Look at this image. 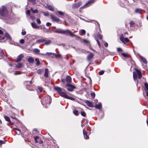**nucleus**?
Wrapping results in <instances>:
<instances>
[{
  "label": "nucleus",
  "instance_id": "obj_1",
  "mask_svg": "<svg viewBox=\"0 0 148 148\" xmlns=\"http://www.w3.org/2000/svg\"><path fill=\"white\" fill-rule=\"evenodd\" d=\"M54 32L56 33L63 34L66 36L69 35L71 37L75 36V35L73 34V33L69 29L64 30L61 29L57 28L56 29Z\"/></svg>",
  "mask_w": 148,
  "mask_h": 148
},
{
  "label": "nucleus",
  "instance_id": "obj_2",
  "mask_svg": "<svg viewBox=\"0 0 148 148\" xmlns=\"http://www.w3.org/2000/svg\"><path fill=\"white\" fill-rule=\"evenodd\" d=\"M8 12L6 8L3 6L0 8V18L4 20L8 15Z\"/></svg>",
  "mask_w": 148,
  "mask_h": 148
},
{
  "label": "nucleus",
  "instance_id": "obj_3",
  "mask_svg": "<svg viewBox=\"0 0 148 148\" xmlns=\"http://www.w3.org/2000/svg\"><path fill=\"white\" fill-rule=\"evenodd\" d=\"M51 99L49 95L45 97L41 100L42 104L44 106L45 104H50L51 103Z\"/></svg>",
  "mask_w": 148,
  "mask_h": 148
},
{
  "label": "nucleus",
  "instance_id": "obj_4",
  "mask_svg": "<svg viewBox=\"0 0 148 148\" xmlns=\"http://www.w3.org/2000/svg\"><path fill=\"white\" fill-rule=\"evenodd\" d=\"M54 89L56 90L58 93L62 97H64L66 98L68 97V95H66V93L62 91V89L59 87H54Z\"/></svg>",
  "mask_w": 148,
  "mask_h": 148
},
{
  "label": "nucleus",
  "instance_id": "obj_5",
  "mask_svg": "<svg viewBox=\"0 0 148 148\" xmlns=\"http://www.w3.org/2000/svg\"><path fill=\"white\" fill-rule=\"evenodd\" d=\"M135 70L136 71L133 72V77L134 80L135 81L137 79L138 75V79H140L142 77V74L139 70L136 69H135Z\"/></svg>",
  "mask_w": 148,
  "mask_h": 148
},
{
  "label": "nucleus",
  "instance_id": "obj_6",
  "mask_svg": "<svg viewBox=\"0 0 148 148\" xmlns=\"http://www.w3.org/2000/svg\"><path fill=\"white\" fill-rule=\"evenodd\" d=\"M66 86L67 90L70 92L72 91L74 89L76 88L75 86L69 83H67Z\"/></svg>",
  "mask_w": 148,
  "mask_h": 148
},
{
  "label": "nucleus",
  "instance_id": "obj_7",
  "mask_svg": "<svg viewBox=\"0 0 148 148\" xmlns=\"http://www.w3.org/2000/svg\"><path fill=\"white\" fill-rule=\"evenodd\" d=\"M120 39L121 40L123 43H125L129 41V40L127 38H125L122 34L120 35Z\"/></svg>",
  "mask_w": 148,
  "mask_h": 148
},
{
  "label": "nucleus",
  "instance_id": "obj_8",
  "mask_svg": "<svg viewBox=\"0 0 148 148\" xmlns=\"http://www.w3.org/2000/svg\"><path fill=\"white\" fill-rule=\"evenodd\" d=\"M82 5L81 2H79L77 3H74L72 5V7L73 9L77 8Z\"/></svg>",
  "mask_w": 148,
  "mask_h": 148
},
{
  "label": "nucleus",
  "instance_id": "obj_9",
  "mask_svg": "<svg viewBox=\"0 0 148 148\" xmlns=\"http://www.w3.org/2000/svg\"><path fill=\"white\" fill-rule=\"evenodd\" d=\"M46 54L49 56L52 55L53 56H54L56 58H60L61 57V55L60 54H57L55 53L51 52H47L46 53Z\"/></svg>",
  "mask_w": 148,
  "mask_h": 148
},
{
  "label": "nucleus",
  "instance_id": "obj_10",
  "mask_svg": "<svg viewBox=\"0 0 148 148\" xmlns=\"http://www.w3.org/2000/svg\"><path fill=\"white\" fill-rule=\"evenodd\" d=\"M50 16L51 18L54 21H56L58 22L60 21V18L55 16L54 15L52 14H51L50 15Z\"/></svg>",
  "mask_w": 148,
  "mask_h": 148
},
{
  "label": "nucleus",
  "instance_id": "obj_11",
  "mask_svg": "<svg viewBox=\"0 0 148 148\" xmlns=\"http://www.w3.org/2000/svg\"><path fill=\"white\" fill-rule=\"evenodd\" d=\"M96 0H90L87 2L84 5V7H86L89 6L90 4L94 3Z\"/></svg>",
  "mask_w": 148,
  "mask_h": 148
},
{
  "label": "nucleus",
  "instance_id": "obj_12",
  "mask_svg": "<svg viewBox=\"0 0 148 148\" xmlns=\"http://www.w3.org/2000/svg\"><path fill=\"white\" fill-rule=\"evenodd\" d=\"M94 56V55L92 53L90 52L87 56V60L88 61H90L92 59Z\"/></svg>",
  "mask_w": 148,
  "mask_h": 148
},
{
  "label": "nucleus",
  "instance_id": "obj_13",
  "mask_svg": "<svg viewBox=\"0 0 148 148\" xmlns=\"http://www.w3.org/2000/svg\"><path fill=\"white\" fill-rule=\"evenodd\" d=\"M139 56L143 62L144 63L146 64L147 63V60L144 57L140 55Z\"/></svg>",
  "mask_w": 148,
  "mask_h": 148
},
{
  "label": "nucleus",
  "instance_id": "obj_14",
  "mask_svg": "<svg viewBox=\"0 0 148 148\" xmlns=\"http://www.w3.org/2000/svg\"><path fill=\"white\" fill-rule=\"evenodd\" d=\"M83 134L84 138L88 139L89 138V136L87 135V132L85 131L84 129L83 130Z\"/></svg>",
  "mask_w": 148,
  "mask_h": 148
},
{
  "label": "nucleus",
  "instance_id": "obj_15",
  "mask_svg": "<svg viewBox=\"0 0 148 148\" xmlns=\"http://www.w3.org/2000/svg\"><path fill=\"white\" fill-rule=\"evenodd\" d=\"M24 56L22 54H20L18 57L16 62H19L21 61L22 59L23 58Z\"/></svg>",
  "mask_w": 148,
  "mask_h": 148
},
{
  "label": "nucleus",
  "instance_id": "obj_16",
  "mask_svg": "<svg viewBox=\"0 0 148 148\" xmlns=\"http://www.w3.org/2000/svg\"><path fill=\"white\" fill-rule=\"evenodd\" d=\"M85 103L87 105L90 107L92 108L94 107V106L92 103L88 100L86 101Z\"/></svg>",
  "mask_w": 148,
  "mask_h": 148
},
{
  "label": "nucleus",
  "instance_id": "obj_17",
  "mask_svg": "<svg viewBox=\"0 0 148 148\" xmlns=\"http://www.w3.org/2000/svg\"><path fill=\"white\" fill-rule=\"evenodd\" d=\"M66 80L68 83L71 82V77L69 75L67 76L66 78Z\"/></svg>",
  "mask_w": 148,
  "mask_h": 148
},
{
  "label": "nucleus",
  "instance_id": "obj_18",
  "mask_svg": "<svg viewBox=\"0 0 148 148\" xmlns=\"http://www.w3.org/2000/svg\"><path fill=\"white\" fill-rule=\"evenodd\" d=\"M31 25L32 27L35 29H38L39 28V27L38 26L36 23L35 22H32L31 23Z\"/></svg>",
  "mask_w": 148,
  "mask_h": 148
},
{
  "label": "nucleus",
  "instance_id": "obj_19",
  "mask_svg": "<svg viewBox=\"0 0 148 148\" xmlns=\"http://www.w3.org/2000/svg\"><path fill=\"white\" fill-rule=\"evenodd\" d=\"M121 55L125 58H129L130 57V56L127 53H121Z\"/></svg>",
  "mask_w": 148,
  "mask_h": 148
},
{
  "label": "nucleus",
  "instance_id": "obj_20",
  "mask_svg": "<svg viewBox=\"0 0 148 148\" xmlns=\"http://www.w3.org/2000/svg\"><path fill=\"white\" fill-rule=\"evenodd\" d=\"M49 70L48 69H45V72L44 76L46 77H47L48 76Z\"/></svg>",
  "mask_w": 148,
  "mask_h": 148
},
{
  "label": "nucleus",
  "instance_id": "obj_21",
  "mask_svg": "<svg viewBox=\"0 0 148 148\" xmlns=\"http://www.w3.org/2000/svg\"><path fill=\"white\" fill-rule=\"evenodd\" d=\"M16 133L18 135H20L21 133V130L18 128H16L14 129Z\"/></svg>",
  "mask_w": 148,
  "mask_h": 148
},
{
  "label": "nucleus",
  "instance_id": "obj_22",
  "mask_svg": "<svg viewBox=\"0 0 148 148\" xmlns=\"http://www.w3.org/2000/svg\"><path fill=\"white\" fill-rule=\"evenodd\" d=\"M16 133L18 135H20L21 133V130L18 128H16L14 129Z\"/></svg>",
  "mask_w": 148,
  "mask_h": 148
},
{
  "label": "nucleus",
  "instance_id": "obj_23",
  "mask_svg": "<svg viewBox=\"0 0 148 148\" xmlns=\"http://www.w3.org/2000/svg\"><path fill=\"white\" fill-rule=\"evenodd\" d=\"M45 40V39L42 38L40 39L37 40L36 41V43H44V42Z\"/></svg>",
  "mask_w": 148,
  "mask_h": 148
},
{
  "label": "nucleus",
  "instance_id": "obj_24",
  "mask_svg": "<svg viewBox=\"0 0 148 148\" xmlns=\"http://www.w3.org/2000/svg\"><path fill=\"white\" fill-rule=\"evenodd\" d=\"M26 88L28 90L31 91L33 90H34V89L32 87L31 85L30 84H28L26 86Z\"/></svg>",
  "mask_w": 148,
  "mask_h": 148
},
{
  "label": "nucleus",
  "instance_id": "obj_25",
  "mask_svg": "<svg viewBox=\"0 0 148 148\" xmlns=\"http://www.w3.org/2000/svg\"><path fill=\"white\" fill-rule=\"evenodd\" d=\"M27 60L29 63H32L34 60L32 57H29L28 58Z\"/></svg>",
  "mask_w": 148,
  "mask_h": 148
},
{
  "label": "nucleus",
  "instance_id": "obj_26",
  "mask_svg": "<svg viewBox=\"0 0 148 148\" xmlns=\"http://www.w3.org/2000/svg\"><path fill=\"white\" fill-rule=\"evenodd\" d=\"M23 64L22 63H19L16 65V67L18 68H21L23 67Z\"/></svg>",
  "mask_w": 148,
  "mask_h": 148
},
{
  "label": "nucleus",
  "instance_id": "obj_27",
  "mask_svg": "<svg viewBox=\"0 0 148 148\" xmlns=\"http://www.w3.org/2000/svg\"><path fill=\"white\" fill-rule=\"evenodd\" d=\"M101 107L102 105L101 103H99L97 105L95 106V107L96 108L99 109H101Z\"/></svg>",
  "mask_w": 148,
  "mask_h": 148
},
{
  "label": "nucleus",
  "instance_id": "obj_28",
  "mask_svg": "<svg viewBox=\"0 0 148 148\" xmlns=\"http://www.w3.org/2000/svg\"><path fill=\"white\" fill-rule=\"evenodd\" d=\"M51 41L50 40H48L46 41V40H45V41L44 42V43L46 45H48L49 44H51Z\"/></svg>",
  "mask_w": 148,
  "mask_h": 148
},
{
  "label": "nucleus",
  "instance_id": "obj_29",
  "mask_svg": "<svg viewBox=\"0 0 148 148\" xmlns=\"http://www.w3.org/2000/svg\"><path fill=\"white\" fill-rule=\"evenodd\" d=\"M5 36L8 39H9V40H11L12 39L11 37L8 33H5Z\"/></svg>",
  "mask_w": 148,
  "mask_h": 148
},
{
  "label": "nucleus",
  "instance_id": "obj_30",
  "mask_svg": "<svg viewBox=\"0 0 148 148\" xmlns=\"http://www.w3.org/2000/svg\"><path fill=\"white\" fill-rule=\"evenodd\" d=\"M5 38V36L1 37L0 36V42H3L5 41V40H4Z\"/></svg>",
  "mask_w": 148,
  "mask_h": 148
},
{
  "label": "nucleus",
  "instance_id": "obj_31",
  "mask_svg": "<svg viewBox=\"0 0 148 148\" xmlns=\"http://www.w3.org/2000/svg\"><path fill=\"white\" fill-rule=\"evenodd\" d=\"M73 114L76 116H78L79 114V111L76 110H74L73 111Z\"/></svg>",
  "mask_w": 148,
  "mask_h": 148
},
{
  "label": "nucleus",
  "instance_id": "obj_32",
  "mask_svg": "<svg viewBox=\"0 0 148 148\" xmlns=\"http://www.w3.org/2000/svg\"><path fill=\"white\" fill-rule=\"evenodd\" d=\"M142 10L140 9H137L136 10L135 12L136 13L141 14V13Z\"/></svg>",
  "mask_w": 148,
  "mask_h": 148
},
{
  "label": "nucleus",
  "instance_id": "obj_33",
  "mask_svg": "<svg viewBox=\"0 0 148 148\" xmlns=\"http://www.w3.org/2000/svg\"><path fill=\"white\" fill-rule=\"evenodd\" d=\"M4 118L5 119V120L9 122H10V118L8 116H4Z\"/></svg>",
  "mask_w": 148,
  "mask_h": 148
},
{
  "label": "nucleus",
  "instance_id": "obj_34",
  "mask_svg": "<svg viewBox=\"0 0 148 148\" xmlns=\"http://www.w3.org/2000/svg\"><path fill=\"white\" fill-rule=\"evenodd\" d=\"M13 20V19H9L7 20L6 22L7 23H8L10 24H12L13 23L12 21Z\"/></svg>",
  "mask_w": 148,
  "mask_h": 148
},
{
  "label": "nucleus",
  "instance_id": "obj_35",
  "mask_svg": "<svg viewBox=\"0 0 148 148\" xmlns=\"http://www.w3.org/2000/svg\"><path fill=\"white\" fill-rule=\"evenodd\" d=\"M144 85L145 87L146 91H148V84L147 83H145L144 84Z\"/></svg>",
  "mask_w": 148,
  "mask_h": 148
},
{
  "label": "nucleus",
  "instance_id": "obj_36",
  "mask_svg": "<svg viewBox=\"0 0 148 148\" xmlns=\"http://www.w3.org/2000/svg\"><path fill=\"white\" fill-rule=\"evenodd\" d=\"M48 8L49 9L52 11H53L54 10V8L51 5L48 6Z\"/></svg>",
  "mask_w": 148,
  "mask_h": 148
},
{
  "label": "nucleus",
  "instance_id": "obj_37",
  "mask_svg": "<svg viewBox=\"0 0 148 148\" xmlns=\"http://www.w3.org/2000/svg\"><path fill=\"white\" fill-rule=\"evenodd\" d=\"M38 89L40 92H42L43 91V88L41 86H38Z\"/></svg>",
  "mask_w": 148,
  "mask_h": 148
},
{
  "label": "nucleus",
  "instance_id": "obj_38",
  "mask_svg": "<svg viewBox=\"0 0 148 148\" xmlns=\"http://www.w3.org/2000/svg\"><path fill=\"white\" fill-rule=\"evenodd\" d=\"M43 70L42 69H38L37 71V73L38 74H41V73H42V72Z\"/></svg>",
  "mask_w": 148,
  "mask_h": 148
},
{
  "label": "nucleus",
  "instance_id": "obj_39",
  "mask_svg": "<svg viewBox=\"0 0 148 148\" xmlns=\"http://www.w3.org/2000/svg\"><path fill=\"white\" fill-rule=\"evenodd\" d=\"M97 37L99 39L102 40V36L100 34H98L97 35Z\"/></svg>",
  "mask_w": 148,
  "mask_h": 148
},
{
  "label": "nucleus",
  "instance_id": "obj_40",
  "mask_svg": "<svg viewBox=\"0 0 148 148\" xmlns=\"http://www.w3.org/2000/svg\"><path fill=\"white\" fill-rule=\"evenodd\" d=\"M35 61L37 62L36 65L37 66H39L40 64V62L39 59L38 58H36L35 59Z\"/></svg>",
  "mask_w": 148,
  "mask_h": 148
},
{
  "label": "nucleus",
  "instance_id": "obj_41",
  "mask_svg": "<svg viewBox=\"0 0 148 148\" xmlns=\"http://www.w3.org/2000/svg\"><path fill=\"white\" fill-rule=\"evenodd\" d=\"M85 30L84 29H82L81 31L80 35H84L85 34Z\"/></svg>",
  "mask_w": 148,
  "mask_h": 148
},
{
  "label": "nucleus",
  "instance_id": "obj_42",
  "mask_svg": "<svg viewBox=\"0 0 148 148\" xmlns=\"http://www.w3.org/2000/svg\"><path fill=\"white\" fill-rule=\"evenodd\" d=\"M57 12L58 13L59 15L61 16H63L64 15V14L63 12H62L59 11H58Z\"/></svg>",
  "mask_w": 148,
  "mask_h": 148
},
{
  "label": "nucleus",
  "instance_id": "obj_43",
  "mask_svg": "<svg viewBox=\"0 0 148 148\" xmlns=\"http://www.w3.org/2000/svg\"><path fill=\"white\" fill-rule=\"evenodd\" d=\"M81 114L82 116L85 117L86 116V114L84 111H82L81 112Z\"/></svg>",
  "mask_w": 148,
  "mask_h": 148
},
{
  "label": "nucleus",
  "instance_id": "obj_44",
  "mask_svg": "<svg viewBox=\"0 0 148 148\" xmlns=\"http://www.w3.org/2000/svg\"><path fill=\"white\" fill-rule=\"evenodd\" d=\"M97 23L98 24V26L99 27L98 30H97V31H98V34H100L101 32V29L99 27V24H98V23Z\"/></svg>",
  "mask_w": 148,
  "mask_h": 148
},
{
  "label": "nucleus",
  "instance_id": "obj_45",
  "mask_svg": "<svg viewBox=\"0 0 148 148\" xmlns=\"http://www.w3.org/2000/svg\"><path fill=\"white\" fill-rule=\"evenodd\" d=\"M34 51L36 53H38L40 52V50L38 49H34Z\"/></svg>",
  "mask_w": 148,
  "mask_h": 148
},
{
  "label": "nucleus",
  "instance_id": "obj_46",
  "mask_svg": "<svg viewBox=\"0 0 148 148\" xmlns=\"http://www.w3.org/2000/svg\"><path fill=\"white\" fill-rule=\"evenodd\" d=\"M91 95L92 97L93 98H94L95 97V93L94 92H92L91 93Z\"/></svg>",
  "mask_w": 148,
  "mask_h": 148
},
{
  "label": "nucleus",
  "instance_id": "obj_47",
  "mask_svg": "<svg viewBox=\"0 0 148 148\" xmlns=\"http://www.w3.org/2000/svg\"><path fill=\"white\" fill-rule=\"evenodd\" d=\"M36 22L38 24H40L41 23L40 20L39 18H38L36 19Z\"/></svg>",
  "mask_w": 148,
  "mask_h": 148
},
{
  "label": "nucleus",
  "instance_id": "obj_48",
  "mask_svg": "<svg viewBox=\"0 0 148 148\" xmlns=\"http://www.w3.org/2000/svg\"><path fill=\"white\" fill-rule=\"evenodd\" d=\"M73 37H75L76 39L77 40H79L81 39L80 38L79 36H77L75 35V36H74Z\"/></svg>",
  "mask_w": 148,
  "mask_h": 148
},
{
  "label": "nucleus",
  "instance_id": "obj_49",
  "mask_svg": "<svg viewBox=\"0 0 148 148\" xmlns=\"http://www.w3.org/2000/svg\"><path fill=\"white\" fill-rule=\"evenodd\" d=\"M38 132V131L36 129H34L33 130V133L34 134H36Z\"/></svg>",
  "mask_w": 148,
  "mask_h": 148
},
{
  "label": "nucleus",
  "instance_id": "obj_50",
  "mask_svg": "<svg viewBox=\"0 0 148 148\" xmlns=\"http://www.w3.org/2000/svg\"><path fill=\"white\" fill-rule=\"evenodd\" d=\"M31 10L32 11L33 13H37L38 12V11L37 10H33L32 8H31Z\"/></svg>",
  "mask_w": 148,
  "mask_h": 148
},
{
  "label": "nucleus",
  "instance_id": "obj_51",
  "mask_svg": "<svg viewBox=\"0 0 148 148\" xmlns=\"http://www.w3.org/2000/svg\"><path fill=\"white\" fill-rule=\"evenodd\" d=\"M21 73V72H20V71H18L15 72L14 73V74L15 75H17L20 74Z\"/></svg>",
  "mask_w": 148,
  "mask_h": 148
},
{
  "label": "nucleus",
  "instance_id": "obj_52",
  "mask_svg": "<svg viewBox=\"0 0 148 148\" xmlns=\"http://www.w3.org/2000/svg\"><path fill=\"white\" fill-rule=\"evenodd\" d=\"M0 55L1 56H3V53L1 49L0 48Z\"/></svg>",
  "mask_w": 148,
  "mask_h": 148
},
{
  "label": "nucleus",
  "instance_id": "obj_53",
  "mask_svg": "<svg viewBox=\"0 0 148 148\" xmlns=\"http://www.w3.org/2000/svg\"><path fill=\"white\" fill-rule=\"evenodd\" d=\"M20 43L22 44H23L25 42V40L24 39H21L20 40Z\"/></svg>",
  "mask_w": 148,
  "mask_h": 148
},
{
  "label": "nucleus",
  "instance_id": "obj_54",
  "mask_svg": "<svg viewBox=\"0 0 148 148\" xmlns=\"http://www.w3.org/2000/svg\"><path fill=\"white\" fill-rule=\"evenodd\" d=\"M134 23L133 22H130V26L131 27H133L134 25Z\"/></svg>",
  "mask_w": 148,
  "mask_h": 148
},
{
  "label": "nucleus",
  "instance_id": "obj_55",
  "mask_svg": "<svg viewBox=\"0 0 148 148\" xmlns=\"http://www.w3.org/2000/svg\"><path fill=\"white\" fill-rule=\"evenodd\" d=\"M34 139L35 140V141H36V143H38V141H37V139L39 138V137L38 136H35L34 138Z\"/></svg>",
  "mask_w": 148,
  "mask_h": 148
},
{
  "label": "nucleus",
  "instance_id": "obj_56",
  "mask_svg": "<svg viewBox=\"0 0 148 148\" xmlns=\"http://www.w3.org/2000/svg\"><path fill=\"white\" fill-rule=\"evenodd\" d=\"M104 71H103L102 70L101 71H100L99 72V75H101L103 74V73H104Z\"/></svg>",
  "mask_w": 148,
  "mask_h": 148
},
{
  "label": "nucleus",
  "instance_id": "obj_57",
  "mask_svg": "<svg viewBox=\"0 0 148 148\" xmlns=\"http://www.w3.org/2000/svg\"><path fill=\"white\" fill-rule=\"evenodd\" d=\"M117 51L118 52H122L123 50L122 49L120 48H117Z\"/></svg>",
  "mask_w": 148,
  "mask_h": 148
},
{
  "label": "nucleus",
  "instance_id": "obj_58",
  "mask_svg": "<svg viewBox=\"0 0 148 148\" xmlns=\"http://www.w3.org/2000/svg\"><path fill=\"white\" fill-rule=\"evenodd\" d=\"M83 41L85 43H89V41L86 39H84Z\"/></svg>",
  "mask_w": 148,
  "mask_h": 148
},
{
  "label": "nucleus",
  "instance_id": "obj_59",
  "mask_svg": "<svg viewBox=\"0 0 148 148\" xmlns=\"http://www.w3.org/2000/svg\"><path fill=\"white\" fill-rule=\"evenodd\" d=\"M26 83L27 84H28L29 83L30 84H32V81H27L25 83V84Z\"/></svg>",
  "mask_w": 148,
  "mask_h": 148
},
{
  "label": "nucleus",
  "instance_id": "obj_60",
  "mask_svg": "<svg viewBox=\"0 0 148 148\" xmlns=\"http://www.w3.org/2000/svg\"><path fill=\"white\" fill-rule=\"evenodd\" d=\"M29 1L31 2H32L34 4L36 3V0H29Z\"/></svg>",
  "mask_w": 148,
  "mask_h": 148
},
{
  "label": "nucleus",
  "instance_id": "obj_61",
  "mask_svg": "<svg viewBox=\"0 0 148 148\" xmlns=\"http://www.w3.org/2000/svg\"><path fill=\"white\" fill-rule=\"evenodd\" d=\"M26 31H22L21 32V34L23 36H24L26 34Z\"/></svg>",
  "mask_w": 148,
  "mask_h": 148
},
{
  "label": "nucleus",
  "instance_id": "obj_62",
  "mask_svg": "<svg viewBox=\"0 0 148 148\" xmlns=\"http://www.w3.org/2000/svg\"><path fill=\"white\" fill-rule=\"evenodd\" d=\"M51 23H49V22L47 23L46 24V25L48 27L51 26Z\"/></svg>",
  "mask_w": 148,
  "mask_h": 148
},
{
  "label": "nucleus",
  "instance_id": "obj_63",
  "mask_svg": "<svg viewBox=\"0 0 148 148\" xmlns=\"http://www.w3.org/2000/svg\"><path fill=\"white\" fill-rule=\"evenodd\" d=\"M30 19L32 20H33L34 19H35V16H31L30 17Z\"/></svg>",
  "mask_w": 148,
  "mask_h": 148
},
{
  "label": "nucleus",
  "instance_id": "obj_64",
  "mask_svg": "<svg viewBox=\"0 0 148 148\" xmlns=\"http://www.w3.org/2000/svg\"><path fill=\"white\" fill-rule=\"evenodd\" d=\"M5 143V142L2 140H0V145Z\"/></svg>",
  "mask_w": 148,
  "mask_h": 148
}]
</instances>
